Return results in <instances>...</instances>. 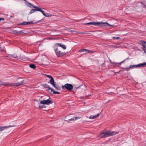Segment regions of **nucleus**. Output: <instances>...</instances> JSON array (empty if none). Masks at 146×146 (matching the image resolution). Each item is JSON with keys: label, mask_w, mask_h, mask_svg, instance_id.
I'll return each instance as SVG.
<instances>
[{"label": "nucleus", "mask_w": 146, "mask_h": 146, "mask_svg": "<svg viewBox=\"0 0 146 146\" xmlns=\"http://www.w3.org/2000/svg\"><path fill=\"white\" fill-rule=\"evenodd\" d=\"M54 49V51L57 57H59L62 56L66 54L65 52H63L59 50L58 48H55Z\"/></svg>", "instance_id": "4"}, {"label": "nucleus", "mask_w": 146, "mask_h": 146, "mask_svg": "<svg viewBox=\"0 0 146 146\" xmlns=\"http://www.w3.org/2000/svg\"><path fill=\"white\" fill-rule=\"evenodd\" d=\"M113 64H115V63H113Z\"/></svg>", "instance_id": "43"}, {"label": "nucleus", "mask_w": 146, "mask_h": 146, "mask_svg": "<svg viewBox=\"0 0 146 146\" xmlns=\"http://www.w3.org/2000/svg\"><path fill=\"white\" fill-rule=\"evenodd\" d=\"M45 75L46 76H47L48 77L50 78V82H48V83H49V82L50 83L51 82V80H52V81H53L54 80V79L51 76L49 75H47V74H45Z\"/></svg>", "instance_id": "16"}, {"label": "nucleus", "mask_w": 146, "mask_h": 146, "mask_svg": "<svg viewBox=\"0 0 146 146\" xmlns=\"http://www.w3.org/2000/svg\"><path fill=\"white\" fill-rule=\"evenodd\" d=\"M81 86H84L85 87V85L84 84V85H83V84H82Z\"/></svg>", "instance_id": "41"}, {"label": "nucleus", "mask_w": 146, "mask_h": 146, "mask_svg": "<svg viewBox=\"0 0 146 146\" xmlns=\"http://www.w3.org/2000/svg\"><path fill=\"white\" fill-rule=\"evenodd\" d=\"M85 25H98L101 27H107L108 26H112L111 25H110L107 22H90L89 23H86L84 24Z\"/></svg>", "instance_id": "2"}, {"label": "nucleus", "mask_w": 146, "mask_h": 146, "mask_svg": "<svg viewBox=\"0 0 146 146\" xmlns=\"http://www.w3.org/2000/svg\"><path fill=\"white\" fill-rule=\"evenodd\" d=\"M51 82H50V84H52L56 89L58 90H60V87L57 85H56L55 84V82L54 80L52 81V80L51 81Z\"/></svg>", "instance_id": "8"}, {"label": "nucleus", "mask_w": 146, "mask_h": 146, "mask_svg": "<svg viewBox=\"0 0 146 146\" xmlns=\"http://www.w3.org/2000/svg\"><path fill=\"white\" fill-rule=\"evenodd\" d=\"M32 7L35 8L34 9H32L30 11L29 13V14H31L35 12L36 11H39V7L38 6H36L34 5H32Z\"/></svg>", "instance_id": "7"}, {"label": "nucleus", "mask_w": 146, "mask_h": 146, "mask_svg": "<svg viewBox=\"0 0 146 146\" xmlns=\"http://www.w3.org/2000/svg\"><path fill=\"white\" fill-rule=\"evenodd\" d=\"M40 103L42 104L49 105L50 104H52L53 102L51 100H50V99H48L46 100L41 101L40 102Z\"/></svg>", "instance_id": "6"}, {"label": "nucleus", "mask_w": 146, "mask_h": 146, "mask_svg": "<svg viewBox=\"0 0 146 146\" xmlns=\"http://www.w3.org/2000/svg\"><path fill=\"white\" fill-rule=\"evenodd\" d=\"M4 20V19L3 18H1L0 17V21L1 20Z\"/></svg>", "instance_id": "34"}, {"label": "nucleus", "mask_w": 146, "mask_h": 146, "mask_svg": "<svg viewBox=\"0 0 146 146\" xmlns=\"http://www.w3.org/2000/svg\"><path fill=\"white\" fill-rule=\"evenodd\" d=\"M120 71H118V72H116V73H119V72H120Z\"/></svg>", "instance_id": "42"}, {"label": "nucleus", "mask_w": 146, "mask_h": 146, "mask_svg": "<svg viewBox=\"0 0 146 146\" xmlns=\"http://www.w3.org/2000/svg\"><path fill=\"white\" fill-rule=\"evenodd\" d=\"M27 24H28L27 22H24L20 24V25H27Z\"/></svg>", "instance_id": "25"}, {"label": "nucleus", "mask_w": 146, "mask_h": 146, "mask_svg": "<svg viewBox=\"0 0 146 146\" xmlns=\"http://www.w3.org/2000/svg\"><path fill=\"white\" fill-rule=\"evenodd\" d=\"M106 61H105V62L102 64V65L103 66H105V65H106Z\"/></svg>", "instance_id": "35"}, {"label": "nucleus", "mask_w": 146, "mask_h": 146, "mask_svg": "<svg viewBox=\"0 0 146 146\" xmlns=\"http://www.w3.org/2000/svg\"><path fill=\"white\" fill-rule=\"evenodd\" d=\"M29 67L32 68L34 69H35L36 68V66L34 64H31L29 65Z\"/></svg>", "instance_id": "20"}, {"label": "nucleus", "mask_w": 146, "mask_h": 146, "mask_svg": "<svg viewBox=\"0 0 146 146\" xmlns=\"http://www.w3.org/2000/svg\"><path fill=\"white\" fill-rule=\"evenodd\" d=\"M10 56L11 57H12L15 58H17V55H15V54L12 55L11 54L10 55Z\"/></svg>", "instance_id": "27"}, {"label": "nucleus", "mask_w": 146, "mask_h": 146, "mask_svg": "<svg viewBox=\"0 0 146 146\" xmlns=\"http://www.w3.org/2000/svg\"><path fill=\"white\" fill-rule=\"evenodd\" d=\"M129 58H128L125 59L124 60L122 61V62L118 63V64H121L122 63H123L124 62H125L126 61V60H127V59H128Z\"/></svg>", "instance_id": "28"}, {"label": "nucleus", "mask_w": 146, "mask_h": 146, "mask_svg": "<svg viewBox=\"0 0 146 146\" xmlns=\"http://www.w3.org/2000/svg\"><path fill=\"white\" fill-rule=\"evenodd\" d=\"M139 3H141L142 5V6L143 7H145L146 8V5H145V4L143 3L142 2H138L137 3L136 5V6L137 7H138L139 5Z\"/></svg>", "instance_id": "14"}, {"label": "nucleus", "mask_w": 146, "mask_h": 146, "mask_svg": "<svg viewBox=\"0 0 146 146\" xmlns=\"http://www.w3.org/2000/svg\"><path fill=\"white\" fill-rule=\"evenodd\" d=\"M25 80H23L22 81H21V82H19L18 83H15L13 84H10L9 83H7L5 84H0V85H7L8 86H19L23 85L24 83V82Z\"/></svg>", "instance_id": "3"}, {"label": "nucleus", "mask_w": 146, "mask_h": 146, "mask_svg": "<svg viewBox=\"0 0 146 146\" xmlns=\"http://www.w3.org/2000/svg\"><path fill=\"white\" fill-rule=\"evenodd\" d=\"M61 47H62L64 49H65L66 48L65 45L63 44L62 45V46Z\"/></svg>", "instance_id": "32"}, {"label": "nucleus", "mask_w": 146, "mask_h": 146, "mask_svg": "<svg viewBox=\"0 0 146 146\" xmlns=\"http://www.w3.org/2000/svg\"><path fill=\"white\" fill-rule=\"evenodd\" d=\"M39 11L44 16L46 17H48V14L47 13H46V14L45 13H44V11H42L41 9V8L40 7H39Z\"/></svg>", "instance_id": "12"}, {"label": "nucleus", "mask_w": 146, "mask_h": 146, "mask_svg": "<svg viewBox=\"0 0 146 146\" xmlns=\"http://www.w3.org/2000/svg\"><path fill=\"white\" fill-rule=\"evenodd\" d=\"M26 3L31 6H29L30 7H32V6H33L32 5H32L31 3H29L28 1H27V2H26Z\"/></svg>", "instance_id": "31"}, {"label": "nucleus", "mask_w": 146, "mask_h": 146, "mask_svg": "<svg viewBox=\"0 0 146 146\" xmlns=\"http://www.w3.org/2000/svg\"><path fill=\"white\" fill-rule=\"evenodd\" d=\"M138 67L146 66V62L143 63H140L138 64Z\"/></svg>", "instance_id": "15"}, {"label": "nucleus", "mask_w": 146, "mask_h": 146, "mask_svg": "<svg viewBox=\"0 0 146 146\" xmlns=\"http://www.w3.org/2000/svg\"><path fill=\"white\" fill-rule=\"evenodd\" d=\"M141 44L142 45V48L144 51L145 52L146 51V42L142 41L141 43Z\"/></svg>", "instance_id": "10"}, {"label": "nucleus", "mask_w": 146, "mask_h": 146, "mask_svg": "<svg viewBox=\"0 0 146 146\" xmlns=\"http://www.w3.org/2000/svg\"><path fill=\"white\" fill-rule=\"evenodd\" d=\"M145 53H146V51L145 52Z\"/></svg>", "instance_id": "44"}, {"label": "nucleus", "mask_w": 146, "mask_h": 146, "mask_svg": "<svg viewBox=\"0 0 146 146\" xmlns=\"http://www.w3.org/2000/svg\"><path fill=\"white\" fill-rule=\"evenodd\" d=\"M51 91H52L53 92V94H59L60 93L58 92H56L54 91V90L53 89V90H51Z\"/></svg>", "instance_id": "22"}, {"label": "nucleus", "mask_w": 146, "mask_h": 146, "mask_svg": "<svg viewBox=\"0 0 146 146\" xmlns=\"http://www.w3.org/2000/svg\"><path fill=\"white\" fill-rule=\"evenodd\" d=\"M52 16L51 15H48V17H50Z\"/></svg>", "instance_id": "39"}, {"label": "nucleus", "mask_w": 146, "mask_h": 146, "mask_svg": "<svg viewBox=\"0 0 146 146\" xmlns=\"http://www.w3.org/2000/svg\"><path fill=\"white\" fill-rule=\"evenodd\" d=\"M62 44H61L60 43H56L53 47L54 48H58V46H60V47H61L62 46Z\"/></svg>", "instance_id": "18"}, {"label": "nucleus", "mask_w": 146, "mask_h": 146, "mask_svg": "<svg viewBox=\"0 0 146 146\" xmlns=\"http://www.w3.org/2000/svg\"><path fill=\"white\" fill-rule=\"evenodd\" d=\"M87 49H82L79 50V52H84L87 51Z\"/></svg>", "instance_id": "23"}, {"label": "nucleus", "mask_w": 146, "mask_h": 146, "mask_svg": "<svg viewBox=\"0 0 146 146\" xmlns=\"http://www.w3.org/2000/svg\"><path fill=\"white\" fill-rule=\"evenodd\" d=\"M15 125H9V126H0V131H2L4 130V129H7L8 128L15 126Z\"/></svg>", "instance_id": "9"}, {"label": "nucleus", "mask_w": 146, "mask_h": 146, "mask_svg": "<svg viewBox=\"0 0 146 146\" xmlns=\"http://www.w3.org/2000/svg\"><path fill=\"white\" fill-rule=\"evenodd\" d=\"M15 31L17 33L21 34L23 33V31L22 30L20 31H19L15 30Z\"/></svg>", "instance_id": "26"}, {"label": "nucleus", "mask_w": 146, "mask_h": 146, "mask_svg": "<svg viewBox=\"0 0 146 146\" xmlns=\"http://www.w3.org/2000/svg\"><path fill=\"white\" fill-rule=\"evenodd\" d=\"M81 34H86V33L84 32H81L80 33Z\"/></svg>", "instance_id": "36"}, {"label": "nucleus", "mask_w": 146, "mask_h": 146, "mask_svg": "<svg viewBox=\"0 0 146 146\" xmlns=\"http://www.w3.org/2000/svg\"><path fill=\"white\" fill-rule=\"evenodd\" d=\"M40 21H38L37 22H34V21H33L30 22H27L28 24H35L38 23Z\"/></svg>", "instance_id": "21"}, {"label": "nucleus", "mask_w": 146, "mask_h": 146, "mask_svg": "<svg viewBox=\"0 0 146 146\" xmlns=\"http://www.w3.org/2000/svg\"><path fill=\"white\" fill-rule=\"evenodd\" d=\"M45 106H41V107H40V108H45Z\"/></svg>", "instance_id": "37"}, {"label": "nucleus", "mask_w": 146, "mask_h": 146, "mask_svg": "<svg viewBox=\"0 0 146 146\" xmlns=\"http://www.w3.org/2000/svg\"><path fill=\"white\" fill-rule=\"evenodd\" d=\"M101 138H104L106 137L112 136L118 134L119 131H111L110 130L106 131L101 132Z\"/></svg>", "instance_id": "1"}, {"label": "nucleus", "mask_w": 146, "mask_h": 146, "mask_svg": "<svg viewBox=\"0 0 146 146\" xmlns=\"http://www.w3.org/2000/svg\"><path fill=\"white\" fill-rule=\"evenodd\" d=\"M100 113H98L96 115H95L94 116L91 115L90 116V117H89V118L91 119H94L96 118L99 116L100 115Z\"/></svg>", "instance_id": "13"}, {"label": "nucleus", "mask_w": 146, "mask_h": 146, "mask_svg": "<svg viewBox=\"0 0 146 146\" xmlns=\"http://www.w3.org/2000/svg\"><path fill=\"white\" fill-rule=\"evenodd\" d=\"M101 132H100L99 134H98L97 135V137H100V138H101Z\"/></svg>", "instance_id": "30"}, {"label": "nucleus", "mask_w": 146, "mask_h": 146, "mask_svg": "<svg viewBox=\"0 0 146 146\" xmlns=\"http://www.w3.org/2000/svg\"><path fill=\"white\" fill-rule=\"evenodd\" d=\"M131 69V68H130V66L129 67H128V68H123V70L128 71L129 70Z\"/></svg>", "instance_id": "24"}, {"label": "nucleus", "mask_w": 146, "mask_h": 146, "mask_svg": "<svg viewBox=\"0 0 146 146\" xmlns=\"http://www.w3.org/2000/svg\"><path fill=\"white\" fill-rule=\"evenodd\" d=\"M138 67V64L136 65H131L130 66V68H131V69H133L135 68H137Z\"/></svg>", "instance_id": "19"}, {"label": "nucleus", "mask_w": 146, "mask_h": 146, "mask_svg": "<svg viewBox=\"0 0 146 146\" xmlns=\"http://www.w3.org/2000/svg\"><path fill=\"white\" fill-rule=\"evenodd\" d=\"M62 88L64 89L65 88L67 90L70 91L72 90L73 88V86L71 84H66L64 86H62Z\"/></svg>", "instance_id": "5"}, {"label": "nucleus", "mask_w": 146, "mask_h": 146, "mask_svg": "<svg viewBox=\"0 0 146 146\" xmlns=\"http://www.w3.org/2000/svg\"><path fill=\"white\" fill-rule=\"evenodd\" d=\"M45 88H47L48 89L47 91L48 92H49V90H52L53 89L52 88L50 87L47 84H44L42 85Z\"/></svg>", "instance_id": "11"}, {"label": "nucleus", "mask_w": 146, "mask_h": 146, "mask_svg": "<svg viewBox=\"0 0 146 146\" xmlns=\"http://www.w3.org/2000/svg\"><path fill=\"white\" fill-rule=\"evenodd\" d=\"M74 117L73 118H71V119H69L68 120H65L67 122H70V121H74V120H75L78 117Z\"/></svg>", "instance_id": "17"}, {"label": "nucleus", "mask_w": 146, "mask_h": 146, "mask_svg": "<svg viewBox=\"0 0 146 146\" xmlns=\"http://www.w3.org/2000/svg\"><path fill=\"white\" fill-rule=\"evenodd\" d=\"M87 51L88 52V53H92L94 52L92 51H91L90 50H88L87 49Z\"/></svg>", "instance_id": "29"}, {"label": "nucleus", "mask_w": 146, "mask_h": 146, "mask_svg": "<svg viewBox=\"0 0 146 146\" xmlns=\"http://www.w3.org/2000/svg\"><path fill=\"white\" fill-rule=\"evenodd\" d=\"M113 38H115L116 39H118L120 38L119 37H117L116 38H115V37H114Z\"/></svg>", "instance_id": "33"}, {"label": "nucleus", "mask_w": 146, "mask_h": 146, "mask_svg": "<svg viewBox=\"0 0 146 146\" xmlns=\"http://www.w3.org/2000/svg\"><path fill=\"white\" fill-rule=\"evenodd\" d=\"M24 1H25L26 2H27V0H23Z\"/></svg>", "instance_id": "38"}, {"label": "nucleus", "mask_w": 146, "mask_h": 146, "mask_svg": "<svg viewBox=\"0 0 146 146\" xmlns=\"http://www.w3.org/2000/svg\"><path fill=\"white\" fill-rule=\"evenodd\" d=\"M1 51H3H3H4V50H3V49H1Z\"/></svg>", "instance_id": "40"}]
</instances>
